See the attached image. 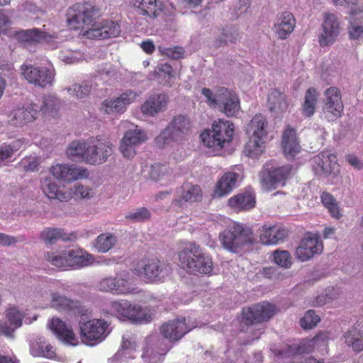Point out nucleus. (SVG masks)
Instances as JSON below:
<instances>
[{
    "label": "nucleus",
    "mask_w": 363,
    "mask_h": 363,
    "mask_svg": "<svg viewBox=\"0 0 363 363\" xmlns=\"http://www.w3.org/2000/svg\"><path fill=\"white\" fill-rule=\"evenodd\" d=\"M323 249L321 241L317 236H308L302 239L296 250V257L301 262H306L315 255H319Z\"/></svg>",
    "instance_id": "aec40b11"
},
{
    "label": "nucleus",
    "mask_w": 363,
    "mask_h": 363,
    "mask_svg": "<svg viewBox=\"0 0 363 363\" xmlns=\"http://www.w3.org/2000/svg\"><path fill=\"white\" fill-rule=\"evenodd\" d=\"M201 139L203 145L209 148L220 150L225 146V144L221 142L220 138L216 136L213 129L203 131L201 134Z\"/></svg>",
    "instance_id": "4d7b16f0"
},
{
    "label": "nucleus",
    "mask_w": 363,
    "mask_h": 363,
    "mask_svg": "<svg viewBox=\"0 0 363 363\" xmlns=\"http://www.w3.org/2000/svg\"><path fill=\"white\" fill-rule=\"evenodd\" d=\"M151 216L150 211L145 207H140L129 211L125 218L132 223H143L149 220Z\"/></svg>",
    "instance_id": "5fc2aeb1"
},
{
    "label": "nucleus",
    "mask_w": 363,
    "mask_h": 363,
    "mask_svg": "<svg viewBox=\"0 0 363 363\" xmlns=\"http://www.w3.org/2000/svg\"><path fill=\"white\" fill-rule=\"evenodd\" d=\"M320 320V317L315 314L314 311L309 310L300 320V324L304 329H311L318 324Z\"/></svg>",
    "instance_id": "338daca9"
},
{
    "label": "nucleus",
    "mask_w": 363,
    "mask_h": 363,
    "mask_svg": "<svg viewBox=\"0 0 363 363\" xmlns=\"http://www.w3.org/2000/svg\"><path fill=\"white\" fill-rule=\"evenodd\" d=\"M243 177L240 167H235L233 171L225 172L217 182L215 186L213 197L221 198L230 194L238 186Z\"/></svg>",
    "instance_id": "f3484780"
},
{
    "label": "nucleus",
    "mask_w": 363,
    "mask_h": 363,
    "mask_svg": "<svg viewBox=\"0 0 363 363\" xmlns=\"http://www.w3.org/2000/svg\"><path fill=\"white\" fill-rule=\"evenodd\" d=\"M228 206L236 211H248L255 206V196L250 192L238 194L228 201Z\"/></svg>",
    "instance_id": "72a5a7b5"
},
{
    "label": "nucleus",
    "mask_w": 363,
    "mask_h": 363,
    "mask_svg": "<svg viewBox=\"0 0 363 363\" xmlns=\"http://www.w3.org/2000/svg\"><path fill=\"white\" fill-rule=\"evenodd\" d=\"M198 326L196 320L189 317L169 320L160 327V333L170 341H177Z\"/></svg>",
    "instance_id": "9b49d317"
},
{
    "label": "nucleus",
    "mask_w": 363,
    "mask_h": 363,
    "mask_svg": "<svg viewBox=\"0 0 363 363\" xmlns=\"http://www.w3.org/2000/svg\"><path fill=\"white\" fill-rule=\"evenodd\" d=\"M277 313L274 305L269 303L255 304L242 311V330L252 333V340L258 339L263 329L259 323L269 320Z\"/></svg>",
    "instance_id": "f03ea898"
},
{
    "label": "nucleus",
    "mask_w": 363,
    "mask_h": 363,
    "mask_svg": "<svg viewBox=\"0 0 363 363\" xmlns=\"http://www.w3.org/2000/svg\"><path fill=\"white\" fill-rule=\"evenodd\" d=\"M59 58L66 64H74L82 60L83 55L79 50L65 49L60 51Z\"/></svg>",
    "instance_id": "0e129e2a"
},
{
    "label": "nucleus",
    "mask_w": 363,
    "mask_h": 363,
    "mask_svg": "<svg viewBox=\"0 0 363 363\" xmlns=\"http://www.w3.org/2000/svg\"><path fill=\"white\" fill-rule=\"evenodd\" d=\"M79 327L82 342L86 345H92L91 341L101 342L108 334V324L101 319H92L89 311L84 308V311L79 314Z\"/></svg>",
    "instance_id": "20e7f679"
},
{
    "label": "nucleus",
    "mask_w": 363,
    "mask_h": 363,
    "mask_svg": "<svg viewBox=\"0 0 363 363\" xmlns=\"http://www.w3.org/2000/svg\"><path fill=\"white\" fill-rule=\"evenodd\" d=\"M131 4L137 13L151 18L158 16L162 11L156 0H132Z\"/></svg>",
    "instance_id": "f704fd0d"
},
{
    "label": "nucleus",
    "mask_w": 363,
    "mask_h": 363,
    "mask_svg": "<svg viewBox=\"0 0 363 363\" xmlns=\"http://www.w3.org/2000/svg\"><path fill=\"white\" fill-rule=\"evenodd\" d=\"M323 204L328 210L330 215L335 218H340L342 216L340 209L333 196L328 192H323L321 194Z\"/></svg>",
    "instance_id": "13d9d810"
},
{
    "label": "nucleus",
    "mask_w": 363,
    "mask_h": 363,
    "mask_svg": "<svg viewBox=\"0 0 363 363\" xmlns=\"http://www.w3.org/2000/svg\"><path fill=\"white\" fill-rule=\"evenodd\" d=\"M92 83L89 81H84L81 84H74L65 90L71 96L83 99L88 96L91 90Z\"/></svg>",
    "instance_id": "09e8293b"
},
{
    "label": "nucleus",
    "mask_w": 363,
    "mask_h": 363,
    "mask_svg": "<svg viewBox=\"0 0 363 363\" xmlns=\"http://www.w3.org/2000/svg\"><path fill=\"white\" fill-rule=\"evenodd\" d=\"M219 240L224 249L238 252L245 244L251 242L252 233L250 229L243 225L233 223L220 233Z\"/></svg>",
    "instance_id": "423d86ee"
},
{
    "label": "nucleus",
    "mask_w": 363,
    "mask_h": 363,
    "mask_svg": "<svg viewBox=\"0 0 363 363\" xmlns=\"http://www.w3.org/2000/svg\"><path fill=\"white\" fill-rule=\"evenodd\" d=\"M23 316V313L17 308H10L6 311L9 325L0 321V333L8 337L12 336L14 330L21 326Z\"/></svg>",
    "instance_id": "473e14b6"
},
{
    "label": "nucleus",
    "mask_w": 363,
    "mask_h": 363,
    "mask_svg": "<svg viewBox=\"0 0 363 363\" xmlns=\"http://www.w3.org/2000/svg\"><path fill=\"white\" fill-rule=\"evenodd\" d=\"M152 315L150 308L133 303L128 319L133 323H148L152 320Z\"/></svg>",
    "instance_id": "a18cd8bd"
},
{
    "label": "nucleus",
    "mask_w": 363,
    "mask_h": 363,
    "mask_svg": "<svg viewBox=\"0 0 363 363\" xmlns=\"http://www.w3.org/2000/svg\"><path fill=\"white\" fill-rule=\"evenodd\" d=\"M317 98L318 94L316 90L314 88H309L305 94L304 103L303 104V112L306 116L310 117L313 115Z\"/></svg>",
    "instance_id": "603ef678"
},
{
    "label": "nucleus",
    "mask_w": 363,
    "mask_h": 363,
    "mask_svg": "<svg viewBox=\"0 0 363 363\" xmlns=\"http://www.w3.org/2000/svg\"><path fill=\"white\" fill-rule=\"evenodd\" d=\"M233 124L228 121L218 120L214 121L212 129L217 138H220L223 143L225 144L232 140L233 135Z\"/></svg>",
    "instance_id": "79ce46f5"
},
{
    "label": "nucleus",
    "mask_w": 363,
    "mask_h": 363,
    "mask_svg": "<svg viewBox=\"0 0 363 363\" xmlns=\"http://www.w3.org/2000/svg\"><path fill=\"white\" fill-rule=\"evenodd\" d=\"M68 256V267L78 269L87 267L94 262L92 255L81 249H69L66 254Z\"/></svg>",
    "instance_id": "c756f323"
},
{
    "label": "nucleus",
    "mask_w": 363,
    "mask_h": 363,
    "mask_svg": "<svg viewBox=\"0 0 363 363\" xmlns=\"http://www.w3.org/2000/svg\"><path fill=\"white\" fill-rule=\"evenodd\" d=\"M40 238L47 245H53L58 240H68V235L61 228H48L44 229L40 235Z\"/></svg>",
    "instance_id": "49530a36"
},
{
    "label": "nucleus",
    "mask_w": 363,
    "mask_h": 363,
    "mask_svg": "<svg viewBox=\"0 0 363 363\" xmlns=\"http://www.w3.org/2000/svg\"><path fill=\"white\" fill-rule=\"evenodd\" d=\"M218 104L216 108L228 117L235 116L240 111V99L232 90L225 87L217 89Z\"/></svg>",
    "instance_id": "ddd939ff"
},
{
    "label": "nucleus",
    "mask_w": 363,
    "mask_h": 363,
    "mask_svg": "<svg viewBox=\"0 0 363 363\" xmlns=\"http://www.w3.org/2000/svg\"><path fill=\"white\" fill-rule=\"evenodd\" d=\"M179 140V139H176V138L173 135V132L167 126L164 130H162L160 134L156 137L155 142V145L160 147L163 148L166 145L170 144L172 141Z\"/></svg>",
    "instance_id": "69168bd1"
},
{
    "label": "nucleus",
    "mask_w": 363,
    "mask_h": 363,
    "mask_svg": "<svg viewBox=\"0 0 363 363\" xmlns=\"http://www.w3.org/2000/svg\"><path fill=\"white\" fill-rule=\"evenodd\" d=\"M39 115L38 106L30 104L27 107H19L11 111L9 122L16 126H21L35 121Z\"/></svg>",
    "instance_id": "4be33fe9"
},
{
    "label": "nucleus",
    "mask_w": 363,
    "mask_h": 363,
    "mask_svg": "<svg viewBox=\"0 0 363 363\" xmlns=\"http://www.w3.org/2000/svg\"><path fill=\"white\" fill-rule=\"evenodd\" d=\"M169 173L170 171L166 165L155 164L151 166L150 176L152 179L159 181Z\"/></svg>",
    "instance_id": "774afa93"
},
{
    "label": "nucleus",
    "mask_w": 363,
    "mask_h": 363,
    "mask_svg": "<svg viewBox=\"0 0 363 363\" xmlns=\"http://www.w3.org/2000/svg\"><path fill=\"white\" fill-rule=\"evenodd\" d=\"M296 26V19L289 11L277 14L274 23V31L279 38L286 39L294 30Z\"/></svg>",
    "instance_id": "b1692460"
},
{
    "label": "nucleus",
    "mask_w": 363,
    "mask_h": 363,
    "mask_svg": "<svg viewBox=\"0 0 363 363\" xmlns=\"http://www.w3.org/2000/svg\"><path fill=\"white\" fill-rule=\"evenodd\" d=\"M290 172L289 166H283L274 169L264 168L259 173V181L262 189L270 191L279 185H284Z\"/></svg>",
    "instance_id": "f8f14e48"
},
{
    "label": "nucleus",
    "mask_w": 363,
    "mask_h": 363,
    "mask_svg": "<svg viewBox=\"0 0 363 363\" xmlns=\"http://www.w3.org/2000/svg\"><path fill=\"white\" fill-rule=\"evenodd\" d=\"M138 94L132 90L122 93L118 97L107 99L101 104V110L106 114L123 113L127 106L133 103Z\"/></svg>",
    "instance_id": "2eb2a0df"
},
{
    "label": "nucleus",
    "mask_w": 363,
    "mask_h": 363,
    "mask_svg": "<svg viewBox=\"0 0 363 363\" xmlns=\"http://www.w3.org/2000/svg\"><path fill=\"white\" fill-rule=\"evenodd\" d=\"M70 190L77 199H89L95 195V191L93 188L82 184H76Z\"/></svg>",
    "instance_id": "052dcab7"
},
{
    "label": "nucleus",
    "mask_w": 363,
    "mask_h": 363,
    "mask_svg": "<svg viewBox=\"0 0 363 363\" xmlns=\"http://www.w3.org/2000/svg\"><path fill=\"white\" fill-rule=\"evenodd\" d=\"M147 140L146 133L136 126L134 129H130L124 134L121 145L120 151L123 157L132 158L135 155V147Z\"/></svg>",
    "instance_id": "dca6fc26"
},
{
    "label": "nucleus",
    "mask_w": 363,
    "mask_h": 363,
    "mask_svg": "<svg viewBox=\"0 0 363 363\" xmlns=\"http://www.w3.org/2000/svg\"><path fill=\"white\" fill-rule=\"evenodd\" d=\"M167 102L168 97L166 94L152 95L141 106V111L145 115L154 116L165 110Z\"/></svg>",
    "instance_id": "cd10ccee"
},
{
    "label": "nucleus",
    "mask_w": 363,
    "mask_h": 363,
    "mask_svg": "<svg viewBox=\"0 0 363 363\" xmlns=\"http://www.w3.org/2000/svg\"><path fill=\"white\" fill-rule=\"evenodd\" d=\"M132 305L133 303L130 301L121 299L111 302L110 308L111 312L118 317L128 319Z\"/></svg>",
    "instance_id": "864d4df0"
},
{
    "label": "nucleus",
    "mask_w": 363,
    "mask_h": 363,
    "mask_svg": "<svg viewBox=\"0 0 363 363\" xmlns=\"http://www.w3.org/2000/svg\"><path fill=\"white\" fill-rule=\"evenodd\" d=\"M87 148L86 163L92 165L104 164L113 152L111 141L101 137L89 138Z\"/></svg>",
    "instance_id": "1a4fd4ad"
},
{
    "label": "nucleus",
    "mask_w": 363,
    "mask_h": 363,
    "mask_svg": "<svg viewBox=\"0 0 363 363\" xmlns=\"http://www.w3.org/2000/svg\"><path fill=\"white\" fill-rule=\"evenodd\" d=\"M97 72L101 79L105 82L114 81L117 79L118 74V69L110 63H105L99 66Z\"/></svg>",
    "instance_id": "bf43d9fd"
},
{
    "label": "nucleus",
    "mask_w": 363,
    "mask_h": 363,
    "mask_svg": "<svg viewBox=\"0 0 363 363\" xmlns=\"http://www.w3.org/2000/svg\"><path fill=\"white\" fill-rule=\"evenodd\" d=\"M311 165L314 172L319 176L335 175L339 171L336 155L328 151L315 155L311 160Z\"/></svg>",
    "instance_id": "4468645a"
},
{
    "label": "nucleus",
    "mask_w": 363,
    "mask_h": 363,
    "mask_svg": "<svg viewBox=\"0 0 363 363\" xmlns=\"http://www.w3.org/2000/svg\"><path fill=\"white\" fill-rule=\"evenodd\" d=\"M273 259L279 266L288 269L292 265V258L286 250H276L273 254Z\"/></svg>",
    "instance_id": "e2e57ef3"
},
{
    "label": "nucleus",
    "mask_w": 363,
    "mask_h": 363,
    "mask_svg": "<svg viewBox=\"0 0 363 363\" xmlns=\"http://www.w3.org/2000/svg\"><path fill=\"white\" fill-rule=\"evenodd\" d=\"M179 258L182 268L189 273L210 274L213 271L211 257L194 242L186 245L179 252Z\"/></svg>",
    "instance_id": "f257e3e1"
},
{
    "label": "nucleus",
    "mask_w": 363,
    "mask_h": 363,
    "mask_svg": "<svg viewBox=\"0 0 363 363\" xmlns=\"http://www.w3.org/2000/svg\"><path fill=\"white\" fill-rule=\"evenodd\" d=\"M323 110L328 118H337L341 116L344 106L341 94L336 87H330L325 91Z\"/></svg>",
    "instance_id": "6ab92c4d"
},
{
    "label": "nucleus",
    "mask_w": 363,
    "mask_h": 363,
    "mask_svg": "<svg viewBox=\"0 0 363 363\" xmlns=\"http://www.w3.org/2000/svg\"><path fill=\"white\" fill-rule=\"evenodd\" d=\"M288 234V229L284 226L264 225L259 229V240L265 245H277L284 242Z\"/></svg>",
    "instance_id": "5701e85b"
},
{
    "label": "nucleus",
    "mask_w": 363,
    "mask_h": 363,
    "mask_svg": "<svg viewBox=\"0 0 363 363\" xmlns=\"http://www.w3.org/2000/svg\"><path fill=\"white\" fill-rule=\"evenodd\" d=\"M269 109L275 115L286 111L288 103L284 94L277 89H272L268 96Z\"/></svg>",
    "instance_id": "e433bc0d"
},
{
    "label": "nucleus",
    "mask_w": 363,
    "mask_h": 363,
    "mask_svg": "<svg viewBox=\"0 0 363 363\" xmlns=\"http://www.w3.org/2000/svg\"><path fill=\"white\" fill-rule=\"evenodd\" d=\"M67 250L62 252H47L44 255L45 259L52 265L59 268L68 267V256L66 254Z\"/></svg>",
    "instance_id": "8fccbe9b"
},
{
    "label": "nucleus",
    "mask_w": 363,
    "mask_h": 363,
    "mask_svg": "<svg viewBox=\"0 0 363 363\" xmlns=\"http://www.w3.org/2000/svg\"><path fill=\"white\" fill-rule=\"evenodd\" d=\"M202 199V191L200 186L191 183L184 184L179 191V198L175 199V203L182 206L184 202H199Z\"/></svg>",
    "instance_id": "7c9ffc66"
},
{
    "label": "nucleus",
    "mask_w": 363,
    "mask_h": 363,
    "mask_svg": "<svg viewBox=\"0 0 363 363\" xmlns=\"http://www.w3.org/2000/svg\"><path fill=\"white\" fill-rule=\"evenodd\" d=\"M20 72L29 84L37 87H50L55 82V70L52 65L47 67L24 63L21 66Z\"/></svg>",
    "instance_id": "0eeeda50"
},
{
    "label": "nucleus",
    "mask_w": 363,
    "mask_h": 363,
    "mask_svg": "<svg viewBox=\"0 0 363 363\" xmlns=\"http://www.w3.org/2000/svg\"><path fill=\"white\" fill-rule=\"evenodd\" d=\"M87 147L88 140H74L69 144L66 155L72 160H81L86 163Z\"/></svg>",
    "instance_id": "a19ab883"
},
{
    "label": "nucleus",
    "mask_w": 363,
    "mask_h": 363,
    "mask_svg": "<svg viewBox=\"0 0 363 363\" xmlns=\"http://www.w3.org/2000/svg\"><path fill=\"white\" fill-rule=\"evenodd\" d=\"M50 172L57 180L68 183L87 176L85 169L68 164H53L50 167Z\"/></svg>",
    "instance_id": "a211bd4d"
},
{
    "label": "nucleus",
    "mask_w": 363,
    "mask_h": 363,
    "mask_svg": "<svg viewBox=\"0 0 363 363\" xmlns=\"http://www.w3.org/2000/svg\"><path fill=\"white\" fill-rule=\"evenodd\" d=\"M97 9L88 2L77 3L67 11V22L72 29H89L94 26Z\"/></svg>",
    "instance_id": "39448f33"
},
{
    "label": "nucleus",
    "mask_w": 363,
    "mask_h": 363,
    "mask_svg": "<svg viewBox=\"0 0 363 363\" xmlns=\"http://www.w3.org/2000/svg\"><path fill=\"white\" fill-rule=\"evenodd\" d=\"M16 35L19 40L26 43L47 42L55 38L54 35H51L38 28L22 30L18 31Z\"/></svg>",
    "instance_id": "c9c22d12"
},
{
    "label": "nucleus",
    "mask_w": 363,
    "mask_h": 363,
    "mask_svg": "<svg viewBox=\"0 0 363 363\" xmlns=\"http://www.w3.org/2000/svg\"><path fill=\"white\" fill-rule=\"evenodd\" d=\"M113 294L116 295H128L133 294L135 288L131 285L129 280L123 277H114Z\"/></svg>",
    "instance_id": "6e6d98bb"
},
{
    "label": "nucleus",
    "mask_w": 363,
    "mask_h": 363,
    "mask_svg": "<svg viewBox=\"0 0 363 363\" xmlns=\"http://www.w3.org/2000/svg\"><path fill=\"white\" fill-rule=\"evenodd\" d=\"M328 342V335L325 333H320L311 340H308L296 347V353H311L315 350L323 351L326 349Z\"/></svg>",
    "instance_id": "2f4dec72"
},
{
    "label": "nucleus",
    "mask_w": 363,
    "mask_h": 363,
    "mask_svg": "<svg viewBox=\"0 0 363 363\" xmlns=\"http://www.w3.org/2000/svg\"><path fill=\"white\" fill-rule=\"evenodd\" d=\"M133 272L146 281H161L172 271L171 267L157 259H143L132 268Z\"/></svg>",
    "instance_id": "6e6552de"
},
{
    "label": "nucleus",
    "mask_w": 363,
    "mask_h": 363,
    "mask_svg": "<svg viewBox=\"0 0 363 363\" xmlns=\"http://www.w3.org/2000/svg\"><path fill=\"white\" fill-rule=\"evenodd\" d=\"M41 188L49 199L60 201L65 199V194L60 191L58 185L50 178L46 177L42 179Z\"/></svg>",
    "instance_id": "de8ad7c7"
},
{
    "label": "nucleus",
    "mask_w": 363,
    "mask_h": 363,
    "mask_svg": "<svg viewBox=\"0 0 363 363\" xmlns=\"http://www.w3.org/2000/svg\"><path fill=\"white\" fill-rule=\"evenodd\" d=\"M345 343L355 352L363 350V322L349 328L342 336Z\"/></svg>",
    "instance_id": "c85d7f7f"
},
{
    "label": "nucleus",
    "mask_w": 363,
    "mask_h": 363,
    "mask_svg": "<svg viewBox=\"0 0 363 363\" xmlns=\"http://www.w3.org/2000/svg\"><path fill=\"white\" fill-rule=\"evenodd\" d=\"M281 145L286 157L293 158L301 150L294 128L288 126L283 133Z\"/></svg>",
    "instance_id": "bb28decb"
},
{
    "label": "nucleus",
    "mask_w": 363,
    "mask_h": 363,
    "mask_svg": "<svg viewBox=\"0 0 363 363\" xmlns=\"http://www.w3.org/2000/svg\"><path fill=\"white\" fill-rule=\"evenodd\" d=\"M267 120L262 114L255 115L251 120L247 129L250 139L245 149L247 156L257 157L264 152L267 135Z\"/></svg>",
    "instance_id": "7ed1b4c3"
},
{
    "label": "nucleus",
    "mask_w": 363,
    "mask_h": 363,
    "mask_svg": "<svg viewBox=\"0 0 363 363\" xmlns=\"http://www.w3.org/2000/svg\"><path fill=\"white\" fill-rule=\"evenodd\" d=\"M157 79L160 83L169 84L174 77L172 66L168 64H160L155 68Z\"/></svg>",
    "instance_id": "680f3d73"
},
{
    "label": "nucleus",
    "mask_w": 363,
    "mask_h": 363,
    "mask_svg": "<svg viewBox=\"0 0 363 363\" xmlns=\"http://www.w3.org/2000/svg\"><path fill=\"white\" fill-rule=\"evenodd\" d=\"M89 38L106 39L115 38L121 33L120 26L112 21H103L99 27H91L86 31Z\"/></svg>",
    "instance_id": "393cba45"
},
{
    "label": "nucleus",
    "mask_w": 363,
    "mask_h": 363,
    "mask_svg": "<svg viewBox=\"0 0 363 363\" xmlns=\"http://www.w3.org/2000/svg\"><path fill=\"white\" fill-rule=\"evenodd\" d=\"M51 306L59 311H71L79 315L84 311V307L78 301L72 300L58 292L51 294Z\"/></svg>",
    "instance_id": "a878e982"
},
{
    "label": "nucleus",
    "mask_w": 363,
    "mask_h": 363,
    "mask_svg": "<svg viewBox=\"0 0 363 363\" xmlns=\"http://www.w3.org/2000/svg\"><path fill=\"white\" fill-rule=\"evenodd\" d=\"M239 39V33L236 28L231 26H226L220 29V34L213 42L212 46L214 48H219L228 45L230 43H235Z\"/></svg>",
    "instance_id": "4c0bfd02"
},
{
    "label": "nucleus",
    "mask_w": 363,
    "mask_h": 363,
    "mask_svg": "<svg viewBox=\"0 0 363 363\" xmlns=\"http://www.w3.org/2000/svg\"><path fill=\"white\" fill-rule=\"evenodd\" d=\"M60 107V99L54 95L48 94L43 97L42 105L38 106V111L45 117L55 118Z\"/></svg>",
    "instance_id": "ea45409f"
},
{
    "label": "nucleus",
    "mask_w": 363,
    "mask_h": 363,
    "mask_svg": "<svg viewBox=\"0 0 363 363\" xmlns=\"http://www.w3.org/2000/svg\"><path fill=\"white\" fill-rule=\"evenodd\" d=\"M30 353L33 357H43L47 359H52L55 357L53 347L46 343L42 337L30 343Z\"/></svg>",
    "instance_id": "37998d69"
},
{
    "label": "nucleus",
    "mask_w": 363,
    "mask_h": 363,
    "mask_svg": "<svg viewBox=\"0 0 363 363\" xmlns=\"http://www.w3.org/2000/svg\"><path fill=\"white\" fill-rule=\"evenodd\" d=\"M117 237L110 233L100 234L92 242V247L99 252L105 253L117 243Z\"/></svg>",
    "instance_id": "c03bdc74"
},
{
    "label": "nucleus",
    "mask_w": 363,
    "mask_h": 363,
    "mask_svg": "<svg viewBox=\"0 0 363 363\" xmlns=\"http://www.w3.org/2000/svg\"><path fill=\"white\" fill-rule=\"evenodd\" d=\"M50 327L58 339L63 343L72 346L79 345V339L74 333L72 327L68 323L58 318H53Z\"/></svg>",
    "instance_id": "412c9836"
},
{
    "label": "nucleus",
    "mask_w": 363,
    "mask_h": 363,
    "mask_svg": "<svg viewBox=\"0 0 363 363\" xmlns=\"http://www.w3.org/2000/svg\"><path fill=\"white\" fill-rule=\"evenodd\" d=\"M348 33L350 38L352 40H363V16H361L359 18L354 16L350 17Z\"/></svg>",
    "instance_id": "3c124183"
},
{
    "label": "nucleus",
    "mask_w": 363,
    "mask_h": 363,
    "mask_svg": "<svg viewBox=\"0 0 363 363\" xmlns=\"http://www.w3.org/2000/svg\"><path fill=\"white\" fill-rule=\"evenodd\" d=\"M168 127L173 132L176 139L181 140L189 133L191 122L189 118L179 115L173 118Z\"/></svg>",
    "instance_id": "58836bf2"
},
{
    "label": "nucleus",
    "mask_w": 363,
    "mask_h": 363,
    "mask_svg": "<svg viewBox=\"0 0 363 363\" xmlns=\"http://www.w3.org/2000/svg\"><path fill=\"white\" fill-rule=\"evenodd\" d=\"M342 30L340 16L325 13L321 24V32L318 36L320 47L330 46L337 40Z\"/></svg>",
    "instance_id": "9d476101"
}]
</instances>
